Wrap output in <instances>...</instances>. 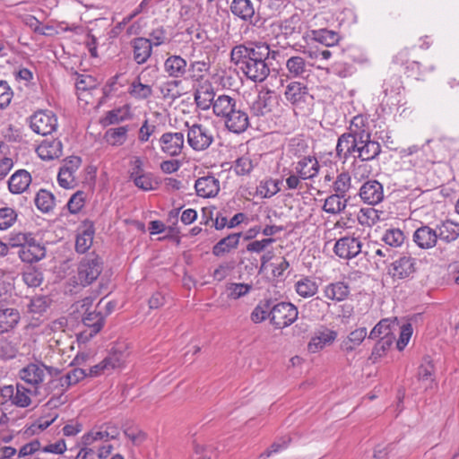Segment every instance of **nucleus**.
I'll return each instance as SVG.
<instances>
[{
  "instance_id": "obj_1",
  "label": "nucleus",
  "mask_w": 459,
  "mask_h": 459,
  "mask_svg": "<svg viewBox=\"0 0 459 459\" xmlns=\"http://www.w3.org/2000/svg\"><path fill=\"white\" fill-rule=\"evenodd\" d=\"M276 54L266 43H248L235 46L230 51V59L247 80L257 83L269 76L271 70L267 60L275 59Z\"/></svg>"
},
{
  "instance_id": "obj_2",
  "label": "nucleus",
  "mask_w": 459,
  "mask_h": 459,
  "mask_svg": "<svg viewBox=\"0 0 459 459\" xmlns=\"http://www.w3.org/2000/svg\"><path fill=\"white\" fill-rule=\"evenodd\" d=\"M214 115L223 121L230 132L234 134H241L249 126V117L242 103L229 95H218Z\"/></svg>"
},
{
  "instance_id": "obj_3",
  "label": "nucleus",
  "mask_w": 459,
  "mask_h": 459,
  "mask_svg": "<svg viewBox=\"0 0 459 459\" xmlns=\"http://www.w3.org/2000/svg\"><path fill=\"white\" fill-rule=\"evenodd\" d=\"M31 394L32 391L19 383L15 387L13 385H2L0 386V407L4 410L12 406L27 408L31 404Z\"/></svg>"
},
{
  "instance_id": "obj_4",
  "label": "nucleus",
  "mask_w": 459,
  "mask_h": 459,
  "mask_svg": "<svg viewBox=\"0 0 459 459\" xmlns=\"http://www.w3.org/2000/svg\"><path fill=\"white\" fill-rule=\"evenodd\" d=\"M30 128L37 134L47 136L56 131L58 121L56 115L48 109L35 111L29 117Z\"/></svg>"
},
{
  "instance_id": "obj_5",
  "label": "nucleus",
  "mask_w": 459,
  "mask_h": 459,
  "mask_svg": "<svg viewBox=\"0 0 459 459\" xmlns=\"http://www.w3.org/2000/svg\"><path fill=\"white\" fill-rule=\"evenodd\" d=\"M61 373L62 371L58 368L53 366L48 368V375L50 377V379L44 385V393L45 395H52L48 403L52 406L64 403L65 401L62 398L68 390L65 382H63L64 379Z\"/></svg>"
},
{
  "instance_id": "obj_6",
  "label": "nucleus",
  "mask_w": 459,
  "mask_h": 459,
  "mask_svg": "<svg viewBox=\"0 0 459 459\" xmlns=\"http://www.w3.org/2000/svg\"><path fill=\"white\" fill-rule=\"evenodd\" d=\"M298 308L290 302H279L272 306L270 322L277 329H283L298 318Z\"/></svg>"
},
{
  "instance_id": "obj_7",
  "label": "nucleus",
  "mask_w": 459,
  "mask_h": 459,
  "mask_svg": "<svg viewBox=\"0 0 459 459\" xmlns=\"http://www.w3.org/2000/svg\"><path fill=\"white\" fill-rule=\"evenodd\" d=\"M284 97L294 108L304 109L308 106L313 97L308 91L307 84L299 81H291L289 82L284 91Z\"/></svg>"
},
{
  "instance_id": "obj_8",
  "label": "nucleus",
  "mask_w": 459,
  "mask_h": 459,
  "mask_svg": "<svg viewBox=\"0 0 459 459\" xmlns=\"http://www.w3.org/2000/svg\"><path fill=\"white\" fill-rule=\"evenodd\" d=\"M187 130V143L195 151H204L208 149L213 142V134L207 126L201 124L189 126Z\"/></svg>"
},
{
  "instance_id": "obj_9",
  "label": "nucleus",
  "mask_w": 459,
  "mask_h": 459,
  "mask_svg": "<svg viewBox=\"0 0 459 459\" xmlns=\"http://www.w3.org/2000/svg\"><path fill=\"white\" fill-rule=\"evenodd\" d=\"M49 367L41 361L30 362L19 370L18 377L24 383L33 387L36 394L37 389L42 385Z\"/></svg>"
},
{
  "instance_id": "obj_10",
  "label": "nucleus",
  "mask_w": 459,
  "mask_h": 459,
  "mask_svg": "<svg viewBox=\"0 0 459 459\" xmlns=\"http://www.w3.org/2000/svg\"><path fill=\"white\" fill-rule=\"evenodd\" d=\"M102 272V261L98 256L82 259L78 266L77 280L82 286L91 284Z\"/></svg>"
},
{
  "instance_id": "obj_11",
  "label": "nucleus",
  "mask_w": 459,
  "mask_h": 459,
  "mask_svg": "<svg viewBox=\"0 0 459 459\" xmlns=\"http://www.w3.org/2000/svg\"><path fill=\"white\" fill-rule=\"evenodd\" d=\"M126 359V355L124 351L113 350L100 363L90 368L87 377H96L119 368L125 364Z\"/></svg>"
},
{
  "instance_id": "obj_12",
  "label": "nucleus",
  "mask_w": 459,
  "mask_h": 459,
  "mask_svg": "<svg viewBox=\"0 0 459 459\" xmlns=\"http://www.w3.org/2000/svg\"><path fill=\"white\" fill-rule=\"evenodd\" d=\"M163 68L169 78L175 79L168 82V85L177 87L180 83V79L186 78L188 73V63L179 55H170L165 59Z\"/></svg>"
},
{
  "instance_id": "obj_13",
  "label": "nucleus",
  "mask_w": 459,
  "mask_h": 459,
  "mask_svg": "<svg viewBox=\"0 0 459 459\" xmlns=\"http://www.w3.org/2000/svg\"><path fill=\"white\" fill-rule=\"evenodd\" d=\"M401 76L391 74L384 80L382 84V102L387 106H398L401 103V95L403 91Z\"/></svg>"
},
{
  "instance_id": "obj_14",
  "label": "nucleus",
  "mask_w": 459,
  "mask_h": 459,
  "mask_svg": "<svg viewBox=\"0 0 459 459\" xmlns=\"http://www.w3.org/2000/svg\"><path fill=\"white\" fill-rule=\"evenodd\" d=\"M230 10L235 17L252 26H257L261 22L251 0H232Z\"/></svg>"
},
{
  "instance_id": "obj_15",
  "label": "nucleus",
  "mask_w": 459,
  "mask_h": 459,
  "mask_svg": "<svg viewBox=\"0 0 459 459\" xmlns=\"http://www.w3.org/2000/svg\"><path fill=\"white\" fill-rule=\"evenodd\" d=\"M359 196L364 204L377 205L384 200V186L377 179H368L360 186Z\"/></svg>"
},
{
  "instance_id": "obj_16",
  "label": "nucleus",
  "mask_w": 459,
  "mask_h": 459,
  "mask_svg": "<svg viewBox=\"0 0 459 459\" xmlns=\"http://www.w3.org/2000/svg\"><path fill=\"white\" fill-rule=\"evenodd\" d=\"M362 242L359 238L345 236L339 238L333 247L334 254L342 259H352L360 252Z\"/></svg>"
},
{
  "instance_id": "obj_17",
  "label": "nucleus",
  "mask_w": 459,
  "mask_h": 459,
  "mask_svg": "<svg viewBox=\"0 0 459 459\" xmlns=\"http://www.w3.org/2000/svg\"><path fill=\"white\" fill-rule=\"evenodd\" d=\"M194 97L198 108L205 111L212 108V112L214 113V106L215 102H217L218 96H216L210 82L204 81L199 83L195 91Z\"/></svg>"
},
{
  "instance_id": "obj_18",
  "label": "nucleus",
  "mask_w": 459,
  "mask_h": 459,
  "mask_svg": "<svg viewBox=\"0 0 459 459\" xmlns=\"http://www.w3.org/2000/svg\"><path fill=\"white\" fill-rule=\"evenodd\" d=\"M162 152L170 157L178 156L184 147V134L181 132H167L160 138Z\"/></svg>"
},
{
  "instance_id": "obj_19",
  "label": "nucleus",
  "mask_w": 459,
  "mask_h": 459,
  "mask_svg": "<svg viewBox=\"0 0 459 459\" xmlns=\"http://www.w3.org/2000/svg\"><path fill=\"white\" fill-rule=\"evenodd\" d=\"M312 64L307 62L303 56H292L286 60L285 68L287 77L292 79H305L311 74Z\"/></svg>"
},
{
  "instance_id": "obj_20",
  "label": "nucleus",
  "mask_w": 459,
  "mask_h": 459,
  "mask_svg": "<svg viewBox=\"0 0 459 459\" xmlns=\"http://www.w3.org/2000/svg\"><path fill=\"white\" fill-rule=\"evenodd\" d=\"M415 271V259L411 256H401L394 261L387 268L388 274L394 280H403Z\"/></svg>"
},
{
  "instance_id": "obj_21",
  "label": "nucleus",
  "mask_w": 459,
  "mask_h": 459,
  "mask_svg": "<svg viewBox=\"0 0 459 459\" xmlns=\"http://www.w3.org/2000/svg\"><path fill=\"white\" fill-rule=\"evenodd\" d=\"M412 239L420 249L433 248L438 241L436 227L432 228L429 224H422L415 230Z\"/></svg>"
},
{
  "instance_id": "obj_22",
  "label": "nucleus",
  "mask_w": 459,
  "mask_h": 459,
  "mask_svg": "<svg viewBox=\"0 0 459 459\" xmlns=\"http://www.w3.org/2000/svg\"><path fill=\"white\" fill-rule=\"evenodd\" d=\"M320 169L318 160L314 156H304L295 163L294 171L304 180L316 178Z\"/></svg>"
},
{
  "instance_id": "obj_23",
  "label": "nucleus",
  "mask_w": 459,
  "mask_h": 459,
  "mask_svg": "<svg viewBox=\"0 0 459 459\" xmlns=\"http://www.w3.org/2000/svg\"><path fill=\"white\" fill-rule=\"evenodd\" d=\"M133 58L137 65L145 64L152 55V45L147 38L138 37L131 40Z\"/></svg>"
},
{
  "instance_id": "obj_24",
  "label": "nucleus",
  "mask_w": 459,
  "mask_h": 459,
  "mask_svg": "<svg viewBox=\"0 0 459 459\" xmlns=\"http://www.w3.org/2000/svg\"><path fill=\"white\" fill-rule=\"evenodd\" d=\"M195 188L200 197H214L220 191V181L214 176H204L195 181Z\"/></svg>"
},
{
  "instance_id": "obj_25",
  "label": "nucleus",
  "mask_w": 459,
  "mask_h": 459,
  "mask_svg": "<svg viewBox=\"0 0 459 459\" xmlns=\"http://www.w3.org/2000/svg\"><path fill=\"white\" fill-rule=\"evenodd\" d=\"M337 337V333L328 328L317 330L310 339L307 349L310 352L316 353L325 346L330 345Z\"/></svg>"
},
{
  "instance_id": "obj_26",
  "label": "nucleus",
  "mask_w": 459,
  "mask_h": 459,
  "mask_svg": "<svg viewBox=\"0 0 459 459\" xmlns=\"http://www.w3.org/2000/svg\"><path fill=\"white\" fill-rule=\"evenodd\" d=\"M18 255L22 261L32 264L45 257L46 250L33 237L22 249L18 250Z\"/></svg>"
},
{
  "instance_id": "obj_27",
  "label": "nucleus",
  "mask_w": 459,
  "mask_h": 459,
  "mask_svg": "<svg viewBox=\"0 0 459 459\" xmlns=\"http://www.w3.org/2000/svg\"><path fill=\"white\" fill-rule=\"evenodd\" d=\"M437 239L450 244L459 238V223L450 219L443 220L436 225Z\"/></svg>"
},
{
  "instance_id": "obj_28",
  "label": "nucleus",
  "mask_w": 459,
  "mask_h": 459,
  "mask_svg": "<svg viewBox=\"0 0 459 459\" xmlns=\"http://www.w3.org/2000/svg\"><path fill=\"white\" fill-rule=\"evenodd\" d=\"M39 157L44 160L59 158L63 153V143L59 139L44 140L36 149Z\"/></svg>"
},
{
  "instance_id": "obj_29",
  "label": "nucleus",
  "mask_w": 459,
  "mask_h": 459,
  "mask_svg": "<svg viewBox=\"0 0 459 459\" xmlns=\"http://www.w3.org/2000/svg\"><path fill=\"white\" fill-rule=\"evenodd\" d=\"M275 99L272 95V91H267L259 94L256 100L252 103L251 113L255 117H265L273 112Z\"/></svg>"
},
{
  "instance_id": "obj_30",
  "label": "nucleus",
  "mask_w": 459,
  "mask_h": 459,
  "mask_svg": "<svg viewBox=\"0 0 459 459\" xmlns=\"http://www.w3.org/2000/svg\"><path fill=\"white\" fill-rule=\"evenodd\" d=\"M129 131L128 125L110 127L104 133L103 139L112 147H120L126 143Z\"/></svg>"
},
{
  "instance_id": "obj_31",
  "label": "nucleus",
  "mask_w": 459,
  "mask_h": 459,
  "mask_svg": "<svg viewBox=\"0 0 459 459\" xmlns=\"http://www.w3.org/2000/svg\"><path fill=\"white\" fill-rule=\"evenodd\" d=\"M131 118L130 108L127 105L116 108L105 113L100 119V125L103 127L119 125Z\"/></svg>"
},
{
  "instance_id": "obj_32",
  "label": "nucleus",
  "mask_w": 459,
  "mask_h": 459,
  "mask_svg": "<svg viewBox=\"0 0 459 459\" xmlns=\"http://www.w3.org/2000/svg\"><path fill=\"white\" fill-rule=\"evenodd\" d=\"M395 320L385 318L380 320L369 333V339H395L394 331L397 326Z\"/></svg>"
},
{
  "instance_id": "obj_33",
  "label": "nucleus",
  "mask_w": 459,
  "mask_h": 459,
  "mask_svg": "<svg viewBox=\"0 0 459 459\" xmlns=\"http://www.w3.org/2000/svg\"><path fill=\"white\" fill-rule=\"evenodd\" d=\"M31 183V176L25 169H18L8 180V187L13 194H22L25 192Z\"/></svg>"
},
{
  "instance_id": "obj_34",
  "label": "nucleus",
  "mask_w": 459,
  "mask_h": 459,
  "mask_svg": "<svg viewBox=\"0 0 459 459\" xmlns=\"http://www.w3.org/2000/svg\"><path fill=\"white\" fill-rule=\"evenodd\" d=\"M324 296L334 302H341L345 300L350 294V286L344 281H335L328 283L325 286Z\"/></svg>"
},
{
  "instance_id": "obj_35",
  "label": "nucleus",
  "mask_w": 459,
  "mask_h": 459,
  "mask_svg": "<svg viewBox=\"0 0 459 459\" xmlns=\"http://www.w3.org/2000/svg\"><path fill=\"white\" fill-rule=\"evenodd\" d=\"M348 133L360 143H362L363 140L371 137V132L367 119L359 115L355 116L351 121Z\"/></svg>"
},
{
  "instance_id": "obj_36",
  "label": "nucleus",
  "mask_w": 459,
  "mask_h": 459,
  "mask_svg": "<svg viewBox=\"0 0 459 459\" xmlns=\"http://www.w3.org/2000/svg\"><path fill=\"white\" fill-rule=\"evenodd\" d=\"M380 153V143L377 141L371 140V137H368L363 140L359 154H357L356 157L361 161H370L376 160Z\"/></svg>"
},
{
  "instance_id": "obj_37",
  "label": "nucleus",
  "mask_w": 459,
  "mask_h": 459,
  "mask_svg": "<svg viewBox=\"0 0 459 459\" xmlns=\"http://www.w3.org/2000/svg\"><path fill=\"white\" fill-rule=\"evenodd\" d=\"M367 337V328L355 329L342 342L341 349L346 353L353 351L359 347Z\"/></svg>"
},
{
  "instance_id": "obj_38",
  "label": "nucleus",
  "mask_w": 459,
  "mask_h": 459,
  "mask_svg": "<svg viewBox=\"0 0 459 459\" xmlns=\"http://www.w3.org/2000/svg\"><path fill=\"white\" fill-rule=\"evenodd\" d=\"M309 36L313 40L325 47H333L341 39L338 32L327 29L313 30L310 31Z\"/></svg>"
},
{
  "instance_id": "obj_39",
  "label": "nucleus",
  "mask_w": 459,
  "mask_h": 459,
  "mask_svg": "<svg viewBox=\"0 0 459 459\" xmlns=\"http://www.w3.org/2000/svg\"><path fill=\"white\" fill-rule=\"evenodd\" d=\"M83 325L89 329V337L96 335L103 328L105 317L100 312H88L82 317Z\"/></svg>"
},
{
  "instance_id": "obj_40",
  "label": "nucleus",
  "mask_w": 459,
  "mask_h": 459,
  "mask_svg": "<svg viewBox=\"0 0 459 459\" xmlns=\"http://www.w3.org/2000/svg\"><path fill=\"white\" fill-rule=\"evenodd\" d=\"M241 233H232L221 238L212 247V254L215 256H221L238 247Z\"/></svg>"
},
{
  "instance_id": "obj_41",
  "label": "nucleus",
  "mask_w": 459,
  "mask_h": 459,
  "mask_svg": "<svg viewBox=\"0 0 459 459\" xmlns=\"http://www.w3.org/2000/svg\"><path fill=\"white\" fill-rule=\"evenodd\" d=\"M294 287L297 294L304 299L313 297L318 290L316 281L308 276H302L295 282Z\"/></svg>"
},
{
  "instance_id": "obj_42",
  "label": "nucleus",
  "mask_w": 459,
  "mask_h": 459,
  "mask_svg": "<svg viewBox=\"0 0 459 459\" xmlns=\"http://www.w3.org/2000/svg\"><path fill=\"white\" fill-rule=\"evenodd\" d=\"M20 314L14 308L0 309V333L8 332L13 329L19 322Z\"/></svg>"
},
{
  "instance_id": "obj_43",
  "label": "nucleus",
  "mask_w": 459,
  "mask_h": 459,
  "mask_svg": "<svg viewBox=\"0 0 459 459\" xmlns=\"http://www.w3.org/2000/svg\"><path fill=\"white\" fill-rule=\"evenodd\" d=\"M128 93L134 100H144L152 95L153 91L151 85L143 83L138 76L130 83Z\"/></svg>"
},
{
  "instance_id": "obj_44",
  "label": "nucleus",
  "mask_w": 459,
  "mask_h": 459,
  "mask_svg": "<svg viewBox=\"0 0 459 459\" xmlns=\"http://www.w3.org/2000/svg\"><path fill=\"white\" fill-rule=\"evenodd\" d=\"M347 202L346 197L333 193L325 198L323 210L329 214H338L346 208Z\"/></svg>"
},
{
  "instance_id": "obj_45",
  "label": "nucleus",
  "mask_w": 459,
  "mask_h": 459,
  "mask_svg": "<svg viewBox=\"0 0 459 459\" xmlns=\"http://www.w3.org/2000/svg\"><path fill=\"white\" fill-rule=\"evenodd\" d=\"M282 180L272 178L260 181L256 187V193L263 198H270L281 191Z\"/></svg>"
},
{
  "instance_id": "obj_46",
  "label": "nucleus",
  "mask_w": 459,
  "mask_h": 459,
  "mask_svg": "<svg viewBox=\"0 0 459 459\" xmlns=\"http://www.w3.org/2000/svg\"><path fill=\"white\" fill-rule=\"evenodd\" d=\"M35 205L42 212H49L55 206V196L46 189H40L35 196Z\"/></svg>"
},
{
  "instance_id": "obj_47",
  "label": "nucleus",
  "mask_w": 459,
  "mask_h": 459,
  "mask_svg": "<svg viewBox=\"0 0 459 459\" xmlns=\"http://www.w3.org/2000/svg\"><path fill=\"white\" fill-rule=\"evenodd\" d=\"M351 187V178L346 171H342L337 175L333 181L332 189L334 194L341 196H347L349 190Z\"/></svg>"
},
{
  "instance_id": "obj_48",
  "label": "nucleus",
  "mask_w": 459,
  "mask_h": 459,
  "mask_svg": "<svg viewBox=\"0 0 459 459\" xmlns=\"http://www.w3.org/2000/svg\"><path fill=\"white\" fill-rule=\"evenodd\" d=\"M381 240L391 247H398L403 244L405 235L400 229L390 228L384 232Z\"/></svg>"
},
{
  "instance_id": "obj_49",
  "label": "nucleus",
  "mask_w": 459,
  "mask_h": 459,
  "mask_svg": "<svg viewBox=\"0 0 459 459\" xmlns=\"http://www.w3.org/2000/svg\"><path fill=\"white\" fill-rule=\"evenodd\" d=\"M210 67L211 65L209 58L206 60L204 59L199 61H192L190 64H188V72L190 73V77L195 81L203 79L204 75L209 72Z\"/></svg>"
},
{
  "instance_id": "obj_50",
  "label": "nucleus",
  "mask_w": 459,
  "mask_h": 459,
  "mask_svg": "<svg viewBox=\"0 0 459 459\" xmlns=\"http://www.w3.org/2000/svg\"><path fill=\"white\" fill-rule=\"evenodd\" d=\"M272 308L271 300L267 299L263 302H260L255 306L253 309L250 319L253 323L258 324L264 321L266 318H270V311Z\"/></svg>"
},
{
  "instance_id": "obj_51",
  "label": "nucleus",
  "mask_w": 459,
  "mask_h": 459,
  "mask_svg": "<svg viewBox=\"0 0 459 459\" xmlns=\"http://www.w3.org/2000/svg\"><path fill=\"white\" fill-rule=\"evenodd\" d=\"M252 288V285L247 283H228L226 286L227 297L230 299H240L248 294Z\"/></svg>"
},
{
  "instance_id": "obj_52",
  "label": "nucleus",
  "mask_w": 459,
  "mask_h": 459,
  "mask_svg": "<svg viewBox=\"0 0 459 459\" xmlns=\"http://www.w3.org/2000/svg\"><path fill=\"white\" fill-rule=\"evenodd\" d=\"M22 22L28 26L33 32L39 35L47 36L49 30H54L53 26L45 25L42 26L41 22L33 15L26 14L22 17Z\"/></svg>"
},
{
  "instance_id": "obj_53",
  "label": "nucleus",
  "mask_w": 459,
  "mask_h": 459,
  "mask_svg": "<svg viewBox=\"0 0 459 459\" xmlns=\"http://www.w3.org/2000/svg\"><path fill=\"white\" fill-rule=\"evenodd\" d=\"M281 33L285 38L291 37L296 33L300 32V23L298 15H292L288 19L281 22L280 26Z\"/></svg>"
},
{
  "instance_id": "obj_54",
  "label": "nucleus",
  "mask_w": 459,
  "mask_h": 459,
  "mask_svg": "<svg viewBox=\"0 0 459 459\" xmlns=\"http://www.w3.org/2000/svg\"><path fill=\"white\" fill-rule=\"evenodd\" d=\"M394 340L395 339H383L377 342L369 357L373 363H376L380 358L386 354Z\"/></svg>"
},
{
  "instance_id": "obj_55",
  "label": "nucleus",
  "mask_w": 459,
  "mask_h": 459,
  "mask_svg": "<svg viewBox=\"0 0 459 459\" xmlns=\"http://www.w3.org/2000/svg\"><path fill=\"white\" fill-rule=\"evenodd\" d=\"M93 234L92 230H85L78 234L75 241V249L78 253L83 254L91 247L93 241Z\"/></svg>"
},
{
  "instance_id": "obj_56",
  "label": "nucleus",
  "mask_w": 459,
  "mask_h": 459,
  "mask_svg": "<svg viewBox=\"0 0 459 459\" xmlns=\"http://www.w3.org/2000/svg\"><path fill=\"white\" fill-rule=\"evenodd\" d=\"M325 70L327 74H333L340 78L350 77L354 73L353 65L344 62H336Z\"/></svg>"
},
{
  "instance_id": "obj_57",
  "label": "nucleus",
  "mask_w": 459,
  "mask_h": 459,
  "mask_svg": "<svg viewBox=\"0 0 459 459\" xmlns=\"http://www.w3.org/2000/svg\"><path fill=\"white\" fill-rule=\"evenodd\" d=\"M253 169V161L248 156H242L237 159L232 166V169L238 176L249 175Z\"/></svg>"
},
{
  "instance_id": "obj_58",
  "label": "nucleus",
  "mask_w": 459,
  "mask_h": 459,
  "mask_svg": "<svg viewBox=\"0 0 459 459\" xmlns=\"http://www.w3.org/2000/svg\"><path fill=\"white\" fill-rule=\"evenodd\" d=\"M358 220L359 224L372 227L379 220L378 211L374 208H361Z\"/></svg>"
},
{
  "instance_id": "obj_59",
  "label": "nucleus",
  "mask_w": 459,
  "mask_h": 459,
  "mask_svg": "<svg viewBox=\"0 0 459 459\" xmlns=\"http://www.w3.org/2000/svg\"><path fill=\"white\" fill-rule=\"evenodd\" d=\"M61 376L64 379L63 382H65V386L67 387V389H69V387H71L72 385H74L78 384L81 380L84 379L87 377V373L82 368H74Z\"/></svg>"
},
{
  "instance_id": "obj_60",
  "label": "nucleus",
  "mask_w": 459,
  "mask_h": 459,
  "mask_svg": "<svg viewBox=\"0 0 459 459\" xmlns=\"http://www.w3.org/2000/svg\"><path fill=\"white\" fill-rule=\"evenodd\" d=\"M22 280L27 286L35 288L41 284L43 276L39 270L30 267L23 272Z\"/></svg>"
},
{
  "instance_id": "obj_61",
  "label": "nucleus",
  "mask_w": 459,
  "mask_h": 459,
  "mask_svg": "<svg viewBox=\"0 0 459 459\" xmlns=\"http://www.w3.org/2000/svg\"><path fill=\"white\" fill-rule=\"evenodd\" d=\"M48 299L44 296H36L30 300L28 311L34 315H41L48 307Z\"/></svg>"
},
{
  "instance_id": "obj_62",
  "label": "nucleus",
  "mask_w": 459,
  "mask_h": 459,
  "mask_svg": "<svg viewBox=\"0 0 459 459\" xmlns=\"http://www.w3.org/2000/svg\"><path fill=\"white\" fill-rule=\"evenodd\" d=\"M105 436L106 434L102 426L97 429H92L91 431L82 437V443L84 446H88L96 441L107 442L108 440Z\"/></svg>"
},
{
  "instance_id": "obj_63",
  "label": "nucleus",
  "mask_w": 459,
  "mask_h": 459,
  "mask_svg": "<svg viewBox=\"0 0 459 459\" xmlns=\"http://www.w3.org/2000/svg\"><path fill=\"white\" fill-rule=\"evenodd\" d=\"M17 452V458L19 459L33 457L36 454L40 453V442L39 440H32L22 446Z\"/></svg>"
},
{
  "instance_id": "obj_64",
  "label": "nucleus",
  "mask_w": 459,
  "mask_h": 459,
  "mask_svg": "<svg viewBox=\"0 0 459 459\" xmlns=\"http://www.w3.org/2000/svg\"><path fill=\"white\" fill-rule=\"evenodd\" d=\"M85 204V193L77 191L69 199L67 208L73 214L79 212Z\"/></svg>"
}]
</instances>
